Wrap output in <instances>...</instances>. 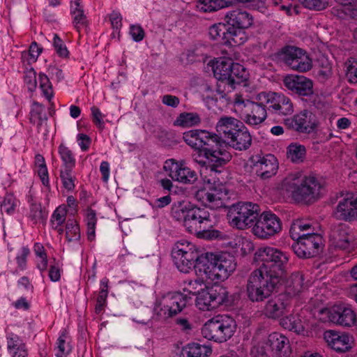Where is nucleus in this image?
<instances>
[{
  "mask_svg": "<svg viewBox=\"0 0 357 357\" xmlns=\"http://www.w3.org/2000/svg\"><path fill=\"white\" fill-rule=\"evenodd\" d=\"M192 207L189 202L185 201L176 202L172 205L171 216L175 220L183 222Z\"/></svg>",
  "mask_w": 357,
  "mask_h": 357,
  "instance_id": "39",
  "label": "nucleus"
},
{
  "mask_svg": "<svg viewBox=\"0 0 357 357\" xmlns=\"http://www.w3.org/2000/svg\"><path fill=\"white\" fill-rule=\"evenodd\" d=\"M335 316L332 317L333 323L347 327L356 324V315L351 308L343 305H335Z\"/></svg>",
  "mask_w": 357,
  "mask_h": 357,
  "instance_id": "32",
  "label": "nucleus"
},
{
  "mask_svg": "<svg viewBox=\"0 0 357 357\" xmlns=\"http://www.w3.org/2000/svg\"><path fill=\"white\" fill-rule=\"evenodd\" d=\"M234 107L239 117L250 126H257L261 124L267 117L266 105L245 100L240 94L235 95Z\"/></svg>",
  "mask_w": 357,
  "mask_h": 357,
  "instance_id": "8",
  "label": "nucleus"
},
{
  "mask_svg": "<svg viewBox=\"0 0 357 357\" xmlns=\"http://www.w3.org/2000/svg\"><path fill=\"white\" fill-rule=\"evenodd\" d=\"M280 324L284 329L294 331L298 334L305 331V321L300 313L291 314L280 319Z\"/></svg>",
  "mask_w": 357,
  "mask_h": 357,
  "instance_id": "35",
  "label": "nucleus"
},
{
  "mask_svg": "<svg viewBox=\"0 0 357 357\" xmlns=\"http://www.w3.org/2000/svg\"><path fill=\"white\" fill-rule=\"evenodd\" d=\"M108 283L109 280L104 278L100 281V291L96 298L95 305V313L97 315H102L107 306V298L108 296Z\"/></svg>",
  "mask_w": 357,
  "mask_h": 357,
  "instance_id": "37",
  "label": "nucleus"
},
{
  "mask_svg": "<svg viewBox=\"0 0 357 357\" xmlns=\"http://www.w3.org/2000/svg\"><path fill=\"white\" fill-rule=\"evenodd\" d=\"M86 221L87 225V234L88 238L93 241L95 237L96 225L97 222V218L96 211L91 208H88L86 214Z\"/></svg>",
  "mask_w": 357,
  "mask_h": 357,
  "instance_id": "53",
  "label": "nucleus"
},
{
  "mask_svg": "<svg viewBox=\"0 0 357 357\" xmlns=\"http://www.w3.org/2000/svg\"><path fill=\"white\" fill-rule=\"evenodd\" d=\"M346 77L350 83L357 84V57H350L345 62Z\"/></svg>",
  "mask_w": 357,
  "mask_h": 357,
  "instance_id": "52",
  "label": "nucleus"
},
{
  "mask_svg": "<svg viewBox=\"0 0 357 357\" xmlns=\"http://www.w3.org/2000/svg\"><path fill=\"white\" fill-rule=\"evenodd\" d=\"M303 5L309 8L321 10L328 5V0H303Z\"/></svg>",
  "mask_w": 357,
  "mask_h": 357,
  "instance_id": "61",
  "label": "nucleus"
},
{
  "mask_svg": "<svg viewBox=\"0 0 357 357\" xmlns=\"http://www.w3.org/2000/svg\"><path fill=\"white\" fill-rule=\"evenodd\" d=\"M278 284L274 278H271L255 269L248 280L247 296L252 302H261L271 296Z\"/></svg>",
  "mask_w": 357,
  "mask_h": 357,
  "instance_id": "7",
  "label": "nucleus"
},
{
  "mask_svg": "<svg viewBox=\"0 0 357 357\" xmlns=\"http://www.w3.org/2000/svg\"><path fill=\"white\" fill-rule=\"evenodd\" d=\"M259 213V205L252 202H238L229 208L227 217L231 226L245 229L254 227Z\"/></svg>",
  "mask_w": 357,
  "mask_h": 357,
  "instance_id": "11",
  "label": "nucleus"
},
{
  "mask_svg": "<svg viewBox=\"0 0 357 357\" xmlns=\"http://www.w3.org/2000/svg\"><path fill=\"white\" fill-rule=\"evenodd\" d=\"M59 153L63 162L60 172L61 178H73L75 177L74 168L75 167V158L73 151L63 144L59 146Z\"/></svg>",
  "mask_w": 357,
  "mask_h": 357,
  "instance_id": "28",
  "label": "nucleus"
},
{
  "mask_svg": "<svg viewBox=\"0 0 357 357\" xmlns=\"http://www.w3.org/2000/svg\"><path fill=\"white\" fill-rule=\"evenodd\" d=\"M323 238L317 233H307L298 242L292 245L294 253L300 258L314 257L319 254L323 248Z\"/></svg>",
  "mask_w": 357,
  "mask_h": 357,
  "instance_id": "17",
  "label": "nucleus"
},
{
  "mask_svg": "<svg viewBox=\"0 0 357 357\" xmlns=\"http://www.w3.org/2000/svg\"><path fill=\"white\" fill-rule=\"evenodd\" d=\"M278 169L277 159L273 155H268L255 163L252 171L257 176L263 178H270L275 176Z\"/></svg>",
  "mask_w": 357,
  "mask_h": 357,
  "instance_id": "27",
  "label": "nucleus"
},
{
  "mask_svg": "<svg viewBox=\"0 0 357 357\" xmlns=\"http://www.w3.org/2000/svg\"><path fill=\"white\" fill-rule=\"evenodd\" d=\"M334 216L340 220L351 222L357 220V195L347 193L339 201L335 211Z\"/></svg>",
  "mask_w": 357,
  "mask_h": 357,
  "instance_id": "18",
  "label": "nucleus"
},
{
  "mask_svg": "<svg viewBox=\"0 0 357 357\" xmlns=\"http://www.w3.org/2000/svg\"><path fill=\"white\" fill-rule=\"evenodd\" d=\"M204 256L199 255L195 245L186 240L177 241L172 250L174 264L179 271L188 273L192 267L198 264L199 259Z\"/></svg>",
  "mask_w": 357,
  "mask_h": 357,
  "instance_id": "9",
  "label": "nucleus"
},
{
  "mask_svg": "<svg viewBox=\"0 0 357 357\" xmlns=\"http://www.w3.org/2000/svg\"><path fill=\"white\" fill-rule=\"evenodd\" d=\"M55 51L61 57H67L68 55V51L66 46L63 44L62 40L55 34L54 36L53 43Z\"/></svg>",
  "mask_w": 357,
  "mask_h": 357,
  "instance_id": "62",
  "label": "nucleus"
},
{
  "mask_svg": "<svg viewBox=\"0 0 357 357\" xmlns=\"http://www.w3.org/2000/svg\"><path fill=\"white\" fill-rule=\"evenodd\" d=\"M71 13L74 17L75 26L79 31L80 27L84 26L86 24V17L84 15V10L80 5L79 0H75L71 3Z\"/></svg>",
  "mask_w": 357,
  "mask_h": 357,
  "instance_id": "45",
  "label": "nucleus"
},
{
  "mask_svg": "<svg viewBox=\"0 0 357 357\" xmlns=\"http://www.w3.org/2000/svg\"><path fill=\"white\" fill-rule=\"evenodd\" d=\"M206 278L199 277L196 280H187L184 281L183 291L191 294H198L202 289L201 287L204 283V280H207Z\"/></svg>",
  "mask_w": 357,
  "mask_h": 357,
  "instance_id": "54",
  "label": "nucleus"
},
{
  "mask_svg": "<svg viewBox=\"0 0 357 357\" xmlns=\"http://www.w3.org/2000/svg\"><path fill=\"white\" fill-rule=\"evenodd\" d=\"M66 238L68 242H75L80 239L79 227L75 220H68L66 225Z\"/></svg>",
  "mask_w": 357,
  "mask_h": 357,
  "instance_id": "49",
  "label": "nucleus"
},
{
  "mask_svg": "<svg viewBox=\"0 0 357 357\" xmlns=\"http://www.w3.org/2000/svg\"><path fill=\"white\" fill-rule=\"evenodd\" d=\"M268 108L279 115H289L294 112L290 99L282 93L270 92L265 96Z\"/></svg>",
  "mask_w": 357,
  "mask_h": 357,
  "instance_id": "22",
  "label": "nucleus"
},
{
  "mask_svg": "<svg viewBox=\"0 0 357 357\" xmlns=\"http://www.w3.org/2000/svg\"><path fill=\"white\" fill-rule=\"evenodd\" d=\"M7 348L12 357H28L29 356L26 344L14 333H10L7 337Z\"/></svg>",
  "mask_w": 357,
  "mask_h": 357,
  "instance_id": "34",
  "label": "nucleus"
},
{
  "mask_svg": "<svg viewBox=\"0 0 357 357\" xmlns=\"http://www.w3.org/2000/svg\"><path fill=\"white\" fill-rule=\"evenodd\" d=\"M271 191L275 196L310 204L326 193V183L325 180H280Z\"/></svg>",
  "mask_w": 357,
  "mask_h": 357,
  "instance_id": "1",
  "label": "nucleus"
},
{
  "mask_svg": "<svg viewBox=\"0 0 357 357\" xmlns=\"http://www.w3.org/2000/svg\"><path fill=\"white\" fill-rule=\"evenodd\" d=\"M354 240L350 228L345 224L335 226L330 234V245L340 250H347Z\"/></svg>",
  "mask_w": 357,
  "mask_h": 357,
  "instance_id": "21",
  "label": "nucleus"
},
{
  "mask_svg": "<svg viewBox=\"0 0 357 357\" xmlns=\"http://www.w3.org/2000/svg\"><path fill=\"white\" fill-rule=\"evenodd\" d=\"M306 153L304 146L296 144H291L287 148V158L293 162L303 161Z\"/></svg>",
  "mask_w": 357,
  "mask_h": 357,
  "instance_id": "46",
  "label": "nucleus"
},
{
  "mask_svg": "<svg viewBox=\"0 0 357 357\" xmlns=\"http://www.w3.org/2000/svg\"><path fill=\"white\" fill-rule=\"evenodd\" d=\"M284 85L291 91L300 96H309L313 93L312 82L300 75H287L283 79Z\"/></svg>",
  "mask_w": 357,
  "mask_h": 357,
  "instance_id": "24",
  "label": "nucleus"
},
{
  "mask_svg": "<svg viewBox=\"0 0 357 357\" xmlns=\"http://www.w3.org/2000/svg\"><path fill=\"white\" fill-rule=\"evenodd\" d=\"M255 257L262 262L257 270L271 278L274 277L280 282L289 263L288 254L275 248L266 246L259 248Z\"/></svg>",
  "mask_w": 357,
  "mask_h": 357,
  "instance_id": "3",
  "label": "nucleus"
},
{
  "mask_svg": "<svg viewBox=\"0 0 357 357\" xmlns=\"http://www.w3.org/2000/svg\"><path fill=\"white\" fill-rule=\"evenodd\" d=\"M29 254V249L27 247H22L20 253L16 257L17 266L20 270H24L26 268V259Z\"/></svg>",
  "mask_w": 357,
  "mask_h": 357,
  "instance_id": "64",
  "label": "nucleus"
},
{
  "mask_svg": "<svg viewBox=\"0 0 357 357\" xmlns=\"http://www.w3.org/2000/svg\"><path fill=\"white\" fill-rule=\"evenodd\" d=\"M210 214L205 208L193 206L183 222L186 230L199 238L205 237L213 227Z\"/></svg>",
  "mask_w": 357,
  "mask_h": 357,
  "instance_id": "13",
  "label": "nucleus"
},
{
  "mask_svg": "<svg viewBox=\"0 0 357 357\" xmlns=\"http://www.w3.org/2000/svg\"><path fill=\"white\" fill-rule=\"evenodd\" d=\"M163 171L165 176L171 178H188L196 176L195 171L179 164L174 159H169L165 162Z\"/></svg>",
  "mask_w": 357,
  "mask_h": 357,
  "instance_id": "29",
  "label": "nucleus"
},
{
  "mask_svg": "<svg viewBox=\"0 0 357 357\" xmlns=\"http://www.w3.org/2000/svg\"><path fill=\"white\" fill-rule=\"evenodd\" d=\"M228 6L226 0H199L197 8L204 13L213 12Z\"/></svg>",
  "mask_w": 357,
  "mask_h": 357,
  "instance_id": "43",
  "label": "nucleus"
},
{
  "mask_svg": "<svg viewBox=\"0 0 357 357\" xmlns=\"http://www.w3.org/2000/svg\"><path fill=\"white\" fill-rule=\"evenodd\" d=\"M243 123L234 117L224 116L219 119L216 123V131L225 142L239 128H243Z\"/></svg>",
  "mask_w": 357,
  "mask_h": 357,
  "instance_id": "26",
  "label": "nucleus"
},
{
  "mask_svg": "<svg viewBox=\"0 0 357 357\" xmlns=\"http://www.w3.org/2000/svg\"><path fill=\"white\" fill-rule=\"evenodd\" d=\"M236 331V322L231 317L218 315L207 321L202 328L204 337L218 342L229 339Z\"/></svg>",
  "mask_w": 357,
  "mask_h": 357,
  "instance_id": "6",
  "label": "nucleus"
},
{
  "mask_svg": "<svg viewBox=\"0 0 357 357\" xmlns=\"http://www.w3.org/2000/svg\"><path fill=\"white\" fill-rule=\"evenodd\" d=\"M245 29L234 26L228 27L225 45L236 46L245 43L248 40V36Z\"/></svg>",
  "mask_w": 357,
  "mask_h": 357,
  "instance_id": "38",
  "label": "nucleus"
},
{
  "mask_svg": "<svg viewBox=\"0 0 357 357\" xmlns=\"http://www.w3.org/2000/svg\"><path fill=\"white\" fill-rule=\"evenodd\" d=\"M196 190L195 198L204 206L216 209L225 206L224 201L228 199L229 189L227 182L220 180H202Z\"/></svg>",
  "mask_w": 357,
  "mask_h": 357,
  "instance_id": "5",
  "label": "nucleus"
},
{
  "mask_svg": "<svg viewBox=\"0 0 357 357\" xmlns=\"http://www.w3.org/2000/svg\"><path fill=\"white\" fill-rule=\"evenodd\" d=\"M38 79L40 88L42 90L43 95L50 102L53 96V89L48 77L44 73H40Z\"/></svg>",
  "mask_w": 357,
  "mask_h": 357,
  "instance_id": "55",
  "label": "nucleus"
},
{
  "mask_svg": "<svg viewBox=\"0 0 357 357\" xmlns=\"http://www.w3.org/2000/svg\"><path fill=\"white\" fill-rule=\"evenodd\" d=\"M213 75L219 81L225 82L231 88L246 79L247 73L244 67L234 63L229 58H222L216 61L213 67Z\"/></svg>",
  "mask_w": 357,
  "mask_h": 357,
  "instance_id": "10",
  "label": "nucleus"
},
{
  "mask_svg": "<svg viewBox=\"0 0 357 357\" xmlns=\"http://www.w3.org/2000/svg\"><path fill=\"white\" fill-rule=\"evenodd\" d=\"M201 151L209 160L208 167L211 172L221 173V169H218L225 165L231 159V155L225 147L226 145L223 139L218 134L209 132L204 130L202 136Z\"/></svg>",
  "mask_w": 357,
  "mask_h": 357,
  "instance_id": "4",
  "label": "nucleus"
},
{
  "mask_svg": "<svg viewBox=\"0 0 357 357\" xmlns=\"http://www.w3.org/2000/svg\"><path fill=\"white\" fill-rule=\"evenodd\" d=\"M285 125L294 130L310 133L317 126L314 115L308 111H303L295 115L292 119H287Z\"/></svg>",
  "mask_w": 357,
  "mask_h": 357,
  "instance_id": "20",
  "label": "nucleus"
},
{
  "mask_svg": "<svg viewBox=\"0 0 357 357\" xmlns=\"http://www.w3.org/2000/svg\"><path fill=\"white\" fill-rule=\"evenodd\" d=\"M188 298L180 292L168 293L156 303V315L164 320L175 317L186 306Z\"/></svg>",
  "mask_w": 357,
  "mask_h": 357,
  "instance_id": "12",
  "label": "nucleus"
},
{
  "mask_svg": "<svg viewBox=\"0 0 357 357\" xmlns=\"http://www.w3.org/2000/svg\"><path fill=\"white\" fill-rule=\"evenodd\" d=\"M48 213L42 208L40 203H32L28 215L29 220L33 225L44 223L47 218Z\"/></svg>",
  "mask_w": 357,
  "mask_h": 357,
  "instance_id": "40",
  "label": "nucleus"
},
{
  "mask_svg": "<svg viewBox=\"0 0 357 357\" xmlns=\"http://www.w3.org/2000/svg\"><path fill=\"white\" fill-rule=\"evenodd\" d=\"M229 302V292L222 286L202 289L197 294L196 306L202 311H208Z\"/></svg>",
  "mask_w": 357,
  "mask_h": 357,
  "instance_id": "14",
  "label": "nucleus"
},
{
  "mask_svg": "<svg viewBox=\"0 0 357 357\" xmlns=\"http://www.w3.org/2000/svg\"><path fill=\"white\" fill-rule=\"evenodd\" d=\"M282 230L280 219L270 211H264L259 215L252 227V233L260 239H268Z\"/></svg>",
  "mask_w": 357,
  "mask_h": 357,
  "instance_id": "16",
  "label": "nucleus"
},
{
  "mask_svg": "<svg viewBox=\"0 0 357 357\" xmlns=\"http://www.w3.org/2000/svg\"><path fill=\"white\" fill-rule=\"evenodd\" d=\"M204 130H192L185 132L183 135V140L187 144L195 149H201L202 136L204 135Z\"/></svg>",
  "mask_w": 357,
  "mask_h": 357,
  "instance_id": "44",
  "label": "nucleus"
},
{
  "mask_svg": "<svg viewBox=\"0 0 357 357\" xmlns=\"http://www.w3.org/2000/svg\"><path fill=\"white\" fill-rule=\"evenodd\" d=\"M62 273V266L59 261L54 259L49 268L48 276L51 281L57 282L60 280Z\"/></svg>",
  "mask_w": 357,
  "mask_h": 357,
  "instance_id": "58",
  "label": "nucleus"
},
{
  "mask_svg": "<svg viewBox=\"0 0 357 357\" xmlns=\"http://www.w3.org/2000/svg\"><path fill=\"white\" fill-rule=\"evenodd\" d=\"M190 180H160L159 183L162 188L170 193L181 194L184 193L183 186H179L178 183H188Z\"/></svg>",
  "mask_w": 357,
  "mask_h": 357,
  "instance_id": "48",
  "label": "nucleus"
},
{
  "mask_svg": "<svg viewBox=\"0 0 357 357\" xmlns=\"http://www.w3.org/2000/svg\"><path fill=\"white\" fill-rule=\"evenodd\" d=\"M228 27L223 23H218L212 25L209 28V36L211 39L218 40L222 44H225L226 34L227 33Z\"/></svg>",
  "mask_w": 357,
  "mask_h": 357,
  "instance_id": "47",
  "label": "nucleus"
},
{
  "mask_svg": "<svg viewBox=\"0 0 357 357\" xmlns=\"http://www.w3.org/2000/svg\"><path fill=\"white\" fill-rule=\"evenodd\" d=\"M201 123L200 116L195 112H183L176 118L174 124L183 128L192 127Z\"/></svg>",
  "mask_w": 357,
  "mask_h": 357,
  "instance_id": "41",
  "label": "nucleus"
},
{
  "mask_svg": "<svg viewBox=\"0 0 357 357\" xmlns=\"http://www.w3.org/2000/svg\"><path fill=\"white\" fill-rule=\"evenodd\" d=\"M280 59L290 68L301 73L312 68V60L305 51L295 46H285L278 52Z\"/></svg>",
  "mask_w": 357,
  "mask_h": 357,
  "instance_id": "15",
  "label": "nucleus"
},
{
  "mask_svg": "<svg viewBox=\"0 0 357 357\" xmlns=\"http://www.w3.org/2000/svg\"><path fill=\"white\" fill-rule=\"evenodd\" d=\"M234 257L228 252L219 255L206 253L195 266L198 277L206 278L215 283L224 281L235 270Z\"/></svg>",
  "mask_w": 357,
  "mask_h": 357,
  "instance_id": "2",
  "label": "nucleus"
},
{
  "mask_svg": "<svg viewBox=\"0 0 357 357\" xmlns=\"http://www.w3.org/2000/svg\"><path fill=\"white\" fill-rule=\"evenodd\" d=\"M30 121L33 124H36L38 132H42L43 135H46L47 129L43 130V124L46 126L47 118L44 112V107L36 102L32 105L30 112Z\"/></svg>",
  "mask_w": 357,
  "mask_h": 357,
  "instance_id": "36",
  "label": "nucleus"
},
{
  "mask_svg": "<svg viewBox=\"0 0 357 357\" xmlns=\"http://www.w3.org/2000/svg\"><path fill=\"white\" fill-rule=\"evenodd\" d=\"M306 289L304 278L302 273L296 272L292 273L287 280L285 293L288 298L298 296Z\"/></svg>",
  "mask_w": 357,
  "mask_h": 357,
  "instance_id": "33",
  "label": "nucleus"
},
{
  "mask_svg": "<svg viewBox=\"0 0 357 357\" xmlns=\"http://www.w3.org/2000/svg\"><path fill=\"white\" fill-rule=\"evenodd\" d=\"M290 305L289 298L286 294H280L268 301L264 312L268 318L278 319L288 311Z\"/></svg>",
  "mask_w": 357,
  "mask_h": 357,
  "instance_id": "23",
  "label": "nucleus"
},
{
  "mask_svg": "<svg viewBox=\"0 0 357 357\" xmlns=\"http://www.w3.org/2000/svg\"><path fill=\"white\" fill-rule=\"evenodd\" d=\"M335 306L331 308H321L319 310L318 312V319L322 322H332L333 319L332 318L335 316Z\"/></svg>",
  "mask_w": 357,
  "mask_h": 357,
  "instance_id": "60",
  "label": "nucleus"
},
{
  "mask_svg": "<svg viewBox=\"0 0 357 357\" xmlns=\"http://www.w3.org/2000/svg\"><path fill=\"white\" fill-rule=\"evenodd\" d=\"M252 142V136L243 125V128H239L225 143L234 149L241 151L248 150L251 146Z\"/></svg>",
  "mask_w": 357,
  "mask_h": 357,
  "instance_id": "31",
  "label": "nucleus"
},
{
  "mask_svg": "<svg viewBox=\"0 0 357 357\" xmlns=\"http://www.w3.org/2000/svg\"><path fill=\"white\" fill-rule=\"evenodd\" d=\"M68 337L65 331L59 337L56 341L57 357H66L70 351V346L68 342Z\"/></svg>",
  "mask_w": 357,
  "mask_h": 357,
  "instance_id": "51",
  "label": "nucleus"
},
{
  "mask_svg": "<svg viewBox=\"0 0 357 357\" xmlns=\"http://www.w3.org/2000/svg\"><path fill=\"white\" fill-rule=\"evenodd\" d=\"M34 164L35 172L40 178H48V171L44 157L40 154L36 155Z\"/></svg>",
  "mask_w": 357,
  "mask_h": 357,
  "instance_id": "56",
  "label": "nucleus"
},
{
  "mask_svg": "<svg viewBox=\"0 0 357 357\" xmlns=\"http://www.w3.org/2000/svg\"><path fill=\"white\" fill-rule=\"evenodd\" d=\"M24 82L26 84L29 91H34L36 88V74L33 68L25 72L24 76Z\"/></svg>",
  "mask_w": 357,
  "mask_h": 357,
  "instance_id": "63",
  "label": "nucleus"
},
{
  "mask_svg": "<svg viewBox=\"0 0 357 357\" xmlns=\"http://www.w3.org/2000/svg\"><path fill=\"white\" fill-rule=\"evenodd\" d=\"M225 20L228 25L237 28L248 29L253 24L252 15L244 8H235L228 11Z\"/></svg>",
  "mask_w": 357,
  "mask_h": 357,
  "instance_id": "25",
  "label": "nucleus"
},
{
  "mask_svg": "<svg viewBox=\"0 0 357 357\" xmlns=\"http://www.w3.org/2000/svg\"><path fill=\"white\" fill-rule=\"evenodd\" d=\"M17 202L12 194H7L1 204V211L8 215L14 213Z\"/></svg>",
  "mask_w": 357,
  "mask_h": 357,
  "instance_id": "57",
  "label": "nucleus"
},
{
  "mask_svg": "<svg viewBox=\"0 0 357 357\" xmlns=\"http://www.w3.org/2000/svg\"><path fill=\"white\" fill-rule=\"evenodd\" d=\"M271 353L268 347L266 346V342H259L255 345L250 351L252 357H269Z\"/></svg>",
  "mask_w": 357,
  "mask_h": 357,
  "instance_id": "59",
  "label": "nucleus"
},
{
  "mask_svg": "<svg viewBox=\"0 0 357 357\" xmlns=\"http://www.w3.org/2000/svg\"><path fill=\"white\" fill-rule=\"evenodd\" d=\"M187 357H208L212 349L210 347L199 343H190L185 347Z\"/></svg>",
  "mask_w": 357,
  "mask_h": 357,
  "instance_id": "42",
  "label": "nucleus"
},
{
  "mask_svg": "<svg viewBox=\"0 0 357 357\" xmlns=\"http://www.w3.org/2000/svg\"><path fill=\"white\" fill-rule=\"evenodd\" d=\"M67 209L66 206L64 204L58 206L53 212L51 219L50 225L52 228H57L61 226L66 219Z\"/></svg>",
  "mask_w": 357,
  "mask_h": 357,
  "instance_id": "50",
  "label": "nucleus"
},
{
  "mask_svg": "<svg viewBox=\"0 0 357 357\" xmlns=\"http://www.w3.org/2000/svg\"><path fill=\"white\" fill-rule=\"evenodd\" d=\"M324 340L331 349L339 353L349 351L353 342L352 337L347 333L332 330L324 333Z\"/></svg>",
  "mask_w": 357,
  "mask_h": 357,
  "instance_id": "19",
  "label": "nucleus"
},
{
  "mask_svg": "<svg viewBox=\"0 0 357 357\" xmlns=\"http://www.w3.org/2000/svg\"><path fill=\"white\" fill-rule=\"evenodd\" d=\"M271 353L275 357L287 355L289 350V340L279 333H273L269 335L267 342Z\"/></svg>",
  "mask_w": 357,
  "mask_h": 357,
  "instance_id": "30",
  "label": "nucleus"
}]
</instances>
